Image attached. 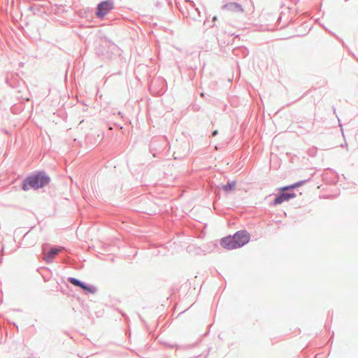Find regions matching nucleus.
<instances>
[{
	"label": "nucleus",
	"mask_w": 358,
	"mask_h": 358,
	"mask_svg": "<svg viewBox=\"0 0 358 358\" xmlns=\"http://www.w3.org/2000/svg\"><path fill=\"white\" fill-rule=\"evenodd\" d=\"M55 258V256L51 255L50 253L48 252H47L44 256V260L46 263L50 264L53 262Z\"/></svg>",
	"instance_id": "nucleus-14"
},
{
	"label": "nucleus",
	"mask_w": 358,
	"mask_h": 358,
	"mask_svg": "<svg viewBox=\"0 0 358 358\" xmlns=\"http://www.w3.org/2000/svg\"><path fill=\"white\" fill-rule=\"evenodd\" d=\"M237 38H239V35L238 34L235 36V37L233 38V41H234Z\"/></svg>",
	"instance_id": "nucleus-26"
},
{
	"label": "nucleus",
	"mask_w": 358,
	"mask_h": 358,
	"mask_svg": "<svg viewBox=\"0 0 358 358\" xmlns=\"http://www.w3.org/2000/svg\"><path fill=\"white\" fill-rule=\"evenodd\" d=\"M50 180V177L45 171H36L28 175L22 181L21 188L24 191L38 190L48 185Z\"/></svg>",
	"instance_id": "nucleus-1"
},
{
	"label": "nucleus",
	"mask_w": 358,
	"mask_h": 358,
	"mask_svg": "<svg viewBox=\"0 0 358 358\" xmlns=\"http://www.w3.org/2000/svg\"><path fill=\"white\" fill-rule=\"evenodd\" d=\"M284 14H285V12L283 10H282L278 18V21H281Z\"/></svg>",
	"instance_id": "nucleus-20"
},
{
	"label": "nucleus",
	"mask_w": 358,
	"mask_h": 358,
	"mask_svg": "<svg viewBox=\"0 0 358 358\" xmlns=\"http://www.w3.org/2000/svg\"><path fill=\"white\" fill-rule=\"evenodd\" d=\"M67 280L71 285H74L75 287H80V288L81 287V286L83 283V281H82L76 278H74V277H69L67 278Z\"/></svg>",
	"instance_id": "nucleus-10"
},
{
	"label": "nucleus",
	"mask_w": 358,
	"mask_h": 358,
	"mask_svg": "<svg viewBox=\"0 0 358 358\" xmlns=\"http://www.w3.org/2000/svg\"><path fill=\"white\" fill-rule=\"evenodd\" d=\"M62 250H65V248H59L56 245H54L50 248L49 252L50 253L51 255L55 256L56 255L59 254Z\"/></svg>",
	"instance_id": "nucleus-13"
},
{
	"label": "nucleus",
	"mask_w": 358,
	"mask_h": 358,
	"mask_svg": "<svg viewBox=\"0 0 358 358\" xmlns=\"http://www.w3.org/2000/svg\"><path fill=\"white\" fill-rule=\"evenodd\" d=\"M250 240V234L246 230H240L233 235H228L220 239L221 246L228 250L242 248Z\"/></svg>",
	"instance_id": "nucleus-2"
},
{
	"label": "nucleus",
	"mask_w": 358,
	"mask_h": 358,
	"mask_svg": "<svg viewBox=\"0 0 358 358\" xmlns=\"http://www.w3.org/2000/svg\"><path fill=\"white\" fill-rule=\"evenodd\" d=\"M157 81L159 82L161 84H165L166 83V80L164 79H163V78L158 79Z\"/></svg>",
	"instance_id": "nucleus-22"
},
{
	"label": "nucleus",
	"mask_w": 358,
	"mask_h": 358,
	"mask_svg": "<svg viewBox=\"0 0 358 358\" xmlns=\"http://www.w3.org/2000/svg\"><path fill=\"white\" fill-rule=\"evenodd\" d=\"M285 10H289V7H286V8H285Z\"/></svg>",
	"instance_id": "nucleus-31"
},
{
	"label": "nucleus",
	"mask_w": 358,
	"mask_h": 358,
	"mask_svg": "<svg viewBox=\"0 0 358 358\" xmlns=\"http://www.w3.org/2000/svg\"><path fill=\"white\" fill-rule=\"evenodd\" d=\"M234 56L239 58H245L249 54V50L245 46H237L232 50Z\"/></svg>",
	"instance_id": "nucleus-6"
},
{
	"label": "nucleus",
	"mask_w": 358,
	"mask_h": 358,
	"mask_svg": "<svg viewBox=\"0 0 358 358\" xmlns=\"http://www.w3.org/2000/svg\"><path fill=\"white\" fill-rule=\"evenodd\" d=\"M80 289L84 292L85 294H95L97 292V288L93 285L87 284L83 282Z\"/></svg>",
	"instance_id": "nucleus-7"
},
{
	"label": "nucleus",
	"mask_w": 358,
	"mask_h": 358,
	"mask_svg": "<svg viewBox=\"0 0 358 358\" xmlns=\"http://www.w3.org/2000/svg\"><path fill=\"white\" fill-rule=\"evenodd\" d=\"M235 1V0H223V3H227V2H233V1Z\"/></svg>",
	"instance_id": "nucleus-23"
},
{
	"label": "nucleus",
	"mask_w": 358,
	"mask_h": 358,
	"mask_svg": "<svg viewBox=\"0 0 358 358\" xmlns=\"http://www.w3.org/2000/svg\"><path fill=\"white\" fill-rule=\"evenodd\" d=\"M215 26V24L210 25V27H213Z\"/></svg>",
	"instance_id": "nucleus-37"
},
{
	"label": "nucleus",
	"mask_w": 358,
	"mask_h": 358,
	"mask_svg": "<svg viewBox=\"0 0 358 358\" xmlns=\"http://www.w3.org/2000/svg\"><path fill=\"white\" fill-rule=\"evenodd\" d=\"M30 238V235L29 234V233H26L24 236H23V241H26L27 239H29Z\"/></svg>",
	"instance_id": "nucleus-19"
},
{
	"label": "nucleus",
	"mask_w": 358,
	"mask_h": 358,
	"mask_svg": "<svg viewBox=\"0 0 358 358\" xmlns=\"http://www.w3.org/2000/svg\"><path fill=\"white\" fill-rule=\"evenodd\" d=\"M217 20V16H214L212 19L213 22H215Z\"/></svg>",
	"instance_id": "nucleus-24"
},
{
	"label": "nucleus",
	"mask_w": 358,
	"mask_h": 358,
	"mask_svg": "<svg viewBox=\"0 0 358 358\" xmlns=\"http://www.w3.org/2000/svg\"><path fill=\"white\" fill-rule=\"evenodd\" d=\"M193 20H199V21H200L199 20H197V19H196L195 17H193Z\"/></svg>",
	"instance_id": "nucleus-35"
},
{
	"label": "nucleus",
	"mask_w": 358,
	"mask_h": 358,
	"mask_svg": "<svg viewBox=\"0 0 358 358\" xmlns=\"http://www.w3.org/2000/svg\"><path fill=\"white\" fill-rule=\"evenodd\" d=\"M296 194L293 192H289L288 190L283 189V187H280L279 189L278 194L275 196L273 199L272 204L273 206H277L282 203L285 201H288L291 199L295 198Z\"/></svg>",
	"instance_id": "nucleus-4"
},
{
	"label": "nucleus",
	"mask_w": 358,
	"mask_h": 358,
	"mask_svg": "<svg viewBox=\"0 0 358 358\" xmlns=\"http://www.w3.org/2000/svg\"><path fill=\"white\" fill-rule=\"evenodd\" d=\"M35 243H36V241H34L31 244L34 245V244H35Z\"/></svg>",
	"instance_id": "nucleus-34"
},
{
	"label": "nucleus",
	"mask_w": 358,
	"mask_h": 358,
	"mask_svg": "<svg viewBox=\"0 0 358 358\" xmlns=\"http://www.w3.org/2000/svg\"><path fill=\"white\" fill-rule=\"evenodd\" d=\"M229 35L234 36V34H231L230 32L228 33Z\"/></svg>",
	"instance_id": "nucleus-30"
},
{
	"label": "nucleus",
	"mask_w": 358,
	"mask_h": 358,
	"mask_svg": "<svg viewBox=\"0 0 358 358\" xmlns=\"http://www.w3.org/2000/svg\"><path fill=\"white\" fill-rule=\"evenodd\" d=\"M1 262V259H0V263Z\"/></svg>",
	"instance_id": "nucleus-38"
},
{
	"label": "nucleus",
	"mask_w": 358,
	"mask_h": 358,
	"mask_svg": "<svg viewBox=\"0 0 358 358\" xmlns=\"http://www.w3.org/2000/svg\"><path fill=\"white\" fill-rule=\"evenodd\" d=\"M317 152V150L315 148H312L308 150V155L310 156H314Z\"/></svg>",
	"instance_id": "nucleus-18"
},
{
	"label": "nucleus",
	"mask_w": 358,
	"mask_h": 358,
	"mask_svg": "<svg viewBox=\"0 0 358 358\" xmlns=\"http://www.w3.org/2000/svg\"><path fill=\"white\" fill-rule=\"evenodd\" d=\"M43 7L39 5H32L28 7V10L31 11L34 14L39 15L42 13Z\"/></svg>",
	"instance_id": "nucleus-11"
},
{
	"label": "nucleus",
	"mask_w": 358,
	"mask_h": 358,
	"mask_svg": "<svg viewBox=\"0 0 358 358\" xmlns=\"http://www.w3.org/2000/svg\"><path fill=\"white\" fill-rule=\"evenodd\" d=\"M158 142L162 143L163 145L166 144V140L164 138H153L150 144L151 150H157V143Z\"/></svg>",
	"instance_id": "nucleus-9"
},
{
	"label": "nucleus",
	"mask_w": 358,
	"mask_h": 358,
	"mask_svg": "<svg viewBox=\"0 0 358 358\" xmlns=\"http://www.w3.org/2000/svg\"><path fill=\"white\" fill-rule=\"evenodd\" d=\"M218 134V131L217 130H214L212 134H211V136H215Z\"/></svg>",
	"instance_id": "nucleus-21"
},
{
	"label": "nucleus",
	"mask_w": 358,
	"mask_h": 358,
	"mask_svg": "<svg viewBox=\"0 0 358 358\" xmlns=\"http://www.w3.org/2000/svg\"><path fill=\"white\" fill-rule=\"evenodd\" d=\"M163 150V146H160V147L157 149V150H158V151H161V150Z\"/></svg>",
	"instance_id": "nucleus-25"
},
{
	"label": "nucleus",
	"mask_w": 358,
	"mask_h": 358,
	"mask_svg": "<svg viewBox=\"0 0 358 358\" xmlns=\"http://www.w3.org/2000/svg\"><path fill=\"white\" fill-rule=\"evenodd\" d=\"M188 1H189L190 4L192 5V8H194V10L197 13L198 17H200V11L198 8L195 7L194 3L192 1H189V0H188Z\"/></svg>",
	"instance_id": "nucleus-16"
},
{
	"label": "nucleus",
	"mask_w": 358,
	"mask_h": 358,
	"mask_svg": "<svg viewBox=\"0 0 358 358\" xmlns=\"http://www.w3.org/2000/svg\"><path fill=\"white\" fill-rule=\"evenodd\" d=\"M13 325H14L15 327H16V328H17V326L16 325V324H15V323H13Z\"/></svg>",
	"instance_id": "nucleus-36"
},
{
	"label": "nucleus",
	"mask_w": 358,
	"mask_h": 358,
	"mask_svg": "<svg viewBox=\"0 0 358 358\" xmlns=\"http://www.w3.org/2000/svg\"><path fill=\"white\" fill-rule=\"evenodd\" d=\"M282 187H283V189H285L288 190L289 192H292V190L296 188V185H295V183H294L292 185L284 186Z\"/></svg>",
	"instance_id": "nucleus-15"
},
{
	"label": "nucleus",
	"mask_w": 358,
	"mask_h": 358,
	"mask_svg": "<svg viewBox=\"0 0 358 358\" xmlns=\"http://www.w3.org/2000/svg\"><path fill=\"white\" fill-rule=\"evenodd\" d=\"M207 23V20H205L204 22H203V24L206 25Z\"/></svg>",
	"instance_id": "nucleus-32"
},
{
	"label": "nucleus",
	"mask_w": 358,
	"mask_h": 358,
	"mask_svg": "<svg viewBox=\"0 0 358 358\" xmlns=\"http://www.w3.org/2000/svg\"><path fill=\"white\" fill-rule=\"evenodd\" d=\"M334 113H336V108L333 107Z\"/></svg>",
	"instance_id": "nucleus-29"
},
{
	"label": "nucleus",
	"mask_w": 358,
	"mask_h": 358,
	"mask_svg": "<svg viewBox=\"0 0 358 358\" xmlns=\"http://www.w3.org/2000/svg\"><path fill=\"white\" fill-rule=\"evenodd\" d=\"M153 85H154V82H152V83H151V86H150V87H152L153 86Z\"/></svg>",
	"instance_id": "nucleus-33"
},
{
	"label": "nucleus",
	"mask_w": 358,
	"mask_h": 358,
	"mask_svg": "<svg viewBox=\"0 0 358 358\" xmlns=\"http://www.w3.org/2000/svg\"><path fill=\"white\" fill-rule=\"evenodd\" d=\"M287 24V22H286L285 24L280 27V29L285 27Z\"/></svg>",
	"instance_id": "nucleus-27"
},
{
	"label": "nucleus",
	"mask_w": 358,
	"mask_h": 358,
	"mask_svg": "<svg viewBox=\"0 0 358 358\" xmlns=\"http://www.w3.org/2000/svg\"><path fill=\"white\" fill-rule=\"evenodd\" d=\"M114 8L113 0H104L98 3L96 16L99 19H103Z\"/></svg>",
	"instance_id": "nucleus-3"
},
{
	"label": "nucleus",
	"mask_w": 358,
	"mask_h": 358,
	"mask_svg": "<svg viewBox=\"0 0 358 358\" xmlns=\"http://www.w3.org/2000/svg\"><path fill=\"white\" fill-rule=\"evenodd\" d=\"M308 180H300L296 182H295L296 188L301 186L302 185L305 184Z\"/></svg>",
	"instance_id": "nucleus-17"
},
{
	"label": "nucleus",
	"mask_w": 358,
	"mask_h": 358,
	"mask_svg": "<svg viewBox=\"0 0 358 358\" xmlns=\"http://www.w3.org/2000/svg\"><path fill=\"white\" fill-rule=\"evenodd\" d=\"M236 182L235 180L228 182L227 184L222 186V189L226 193H229L234 190L236 187Z\"/></svg>",
	"instance_id": "nucleus-8"
},
{
	"label": "nucleus",
	"mask_w": 358,
	"mask_h": 358,
	"mask_svg": "<svg viewBox=\"0 0 358 358\" xmlns=\"http://www.w3.org/2000/svg\"><path fill=\"white\" fill-rule=\"evenodd\" d=\"M222 10H227L235 13H243L244 9L243 6L237 2H227L222 6Z\"/></svg>",
	"instance_id": "nucleus-5"
},
{
	"label": "nucleus",
	"mask_w": 358,
	"mask_h": 358,
	"mask_svg": "<svg viewBox=\"0 0 358 358\" xmlns=\"http://www.w3.org/2000/svg\"><path fill=\"white\" fill-rule=\"evenodd\" d=\"M164 91H165V90H164L163 88H162V89L159 90V92H164Z\"/></svg>",
	"instance_id": "nucleus-28"
},
{
	"label": "nucleus",
	"mask_w": 358,
	"mask_h": 358,
	"mask_svg": "<svg viewBox=\"0 0 358 358\" xmlns=\"http://www.w3.org/2000/svg\"><path fill=\"white\" fill-rule=\"evenodd\" d=\"M165 345L170 348H176L177 350H187L194 347V345H171L170 343H166Z\"/></svg>",
	"instance_id": "nucleus-12"
}]
</instances>
